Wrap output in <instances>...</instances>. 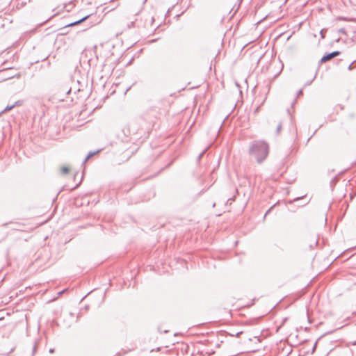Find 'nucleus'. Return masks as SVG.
Wrapping results in <instances>:
<instances>
[{
  "instance_id": "f257e3e1",
  "label": "nucleus",
  "mask_w": 356,
  "mask_h": 356,
  "mask_svg": "<svg viewBox=\"0 0 356 356\" xmlns=\"http://www.w3.org/2000/svg\"><path fill=\"white\" fill-rule=\"evenodd\" d=\"M268 149V145L265 141L255 140L250 145L249 154L256 159L257 163H261L267 157Z\"/></svg>"
},
{
  "instance_id": "f03ea898",
  "label": "nucleus",
  "mask_w": 356,
  "mask_h": 356,
  "mask_svg": "<svg viewBox=\"0 0 356 356\" xmlns=\"http://www.w3.org/2000/svg\"><path fill=\"white\" fill-rule=\"evenodd\" d=\"M340 54L341 53L339 51H333L332 53H330V54L323 56L321 60V63H325V62L332 59L333 58L339 56Z\"/></svg>"
},
{
  "instance_id": "7ed1b4c3",
  "label": "nucleus",
  "mask_w": 356,
  "mask_h": 356,
  "mask_svg": "<svg viewBox=\"0 0 356 356\" xmlns=\"http://www.w3.org/2000/svg\"><path fill=\"white\" fill-rule=\"evenodd\" d=\"M88 17H89V15H86V16L83 17V18H81V19H79V20H77V21H76V22H72V23H70V24H69L66 25V26H67H67H74V25L79 24H80L81 22H82L85 21V20H86L87 18H88Z\"/></svg>"
},
{
  "instance_id": "20e7f679",
  "label": "nucleus",
  "mask_w": 356,
  "mask_h": 356,
  "mask_svg": "<svg viewBox=\"0 0 356 356\" xmlns=\"http://www.w3.org/2000/svg\"><path fill=\"white\" fill-rule=\"evenodd\" d=\"M19 105H21V102L19 101H17L15 102V104L11 105V106H8L7 107H6L4 108V110L3 111V113H5V112H7L11 109H13L15 106H19Z\"/></svg>"
},
{
  "instance_id": "39448f33",
  "label": "nucleus",
  "mask_w": 356,
  "mask_h": 356,
  "mask_svg": "<svg viewBox=\"0 0 356 356\" xmlns=\"http://www.w3.org/2000/svg\"><path fill=\"white\" fill-rule=\"evenodd\" d=\"M37 343L35 342L34 344H33V349H32V355L31 356H33L34 354L36 353L37 351Z\"/></svg>"
},
{
  "instance_id": "423d86ee",
  "label": "nucleus",
  "mask_w": 356,
  "mask_h": 356,
  "mask_svg": "<svg viewBox=\"0 0 356 356\" xmlns=\"http://www.w3.org/2000/svg\"><path fill=\"white\" fill-rule=\"evenodd\" d=\"M61 171L63 173L67 174L70 171V169L67 167L63 166L61 168Z\"/></svg>"
},
{
  "instance_id": "0eeeda50",
  "label": "nucleus",
  "mask_w": 356,
  "mask_h": 356,
  "mask_svg": "<svg viewBox=\"0 0 356 356\" xmlns=\"http://www.w3.org/2000/svg\"><path fill=\"white\" fill-rule=\"evenodd\" d=\"M282 129V123H279V124L277 127V133L279 134L280 130Z\"/></svg>"
},
{
  "instance_id": "6e6552de",
  "label": "nucleus",
  "mask_w": 356,
  "mask_h": 356,
  "mask_svg": "<svg viewBox=\"0 0 356 356\" xmlns=\"http://www.w3.org/2000/svg\"><path fill=\"white\" fill-rule=\"evenodd\" d=\"M95 154V152H90L88 156H89L90 158L91 156H92Z\"/></svg>"
},
{
  "instance_id": "1a4fd4ad",
  "label": "nucleus",
  "mask_w": 356,
  "mask_h": 356,
  "mask_svg": "<svg viewBox=\"0 0 356 356\" xmlns=\"http://www.w3.org/2000/svg\"><path fill=\"white\" fill-rule=\"evenodd\" d=\"M339 32L342 33H345V29H341L339 30Z\"/></svg>"
},
{
  "instance_id": "9d476101",
  "label": "nucleus",
  "mask_w": 356,
  "mask_h": 356,
  "mask_svg": "<svg viewBox=\"0 0 356 356\" xmlns=\"http://www.w3.org/2000/svg\"><path fill=\"white\" fill-rule=\"evenodd\" d=\"M90 159L89 156H87L86 159H84V163H86L88 159Z\"/></svg>"
},
{
  "instance_id": "9b49d317",
  "label": "nucleus",
  "mask_w": 356,
  "mask_h": 356,
  "mask_svg": "<svg viewBox=\"0 0 356 356\" xmlns=\"http://www.w3.org/2000/svg\"><path fill=\"white\" fill-rule=\"evenodd\" d=\"M49 351L50 353H54V348H50Z\"/></svg>"
},
{
  "instance_id": "f8f14e48",
  "label": "nucleus",
  "mask_w": 356,
  "mask_h": 356,
  "mask_svg": "<svg viewBox=\"0 0 356 356\" xmlns=\"http://www.w3.org/2000/svg\"><path fill=\"white\" fill-rule=\"evenodd\" d=\"M353 64V63H352L349 65V67H348V69H349L350 70H352Z\"/></svg>"
},
{
  "instance_id": "ddd939ff",
  "label": "nucleus",
  "mask_w": 356,
  "mask_h": 356,
  "mask_svg": "<svg viewBox=\"0 0 356 356\" xmlns=\"http://www.w3.org/2000/svg\"><path fill=\"white\" fill-rule=\"evenodd\" d=\"M202 154H203V152L201 154H200L199 159L202 156Z\"/></svg>"
},
{
  "instance_id": "4468645a",
  "label": "nucleus",
  "mask_w": 356,
  "mask_h": 356,
  "mask_svg": "<svg viewBox=\"0 0 356 356\" xmlns=\"http://www.w3.org/2000/svg\"><path fill=\"white\" fill-rule=\"evenodd\" d=\"M301 93H302V90H300V91L298 92V94H301Z\"/></svg>"
}]
</instances>
